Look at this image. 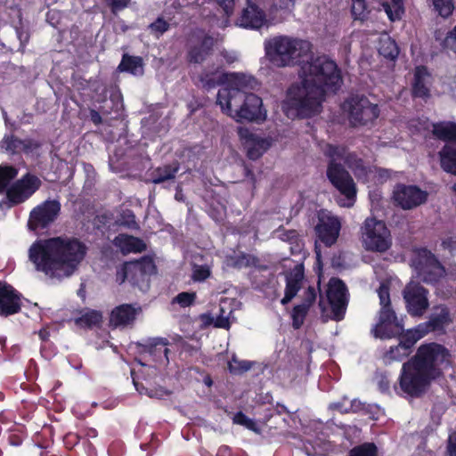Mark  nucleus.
Masks as SVG:
<instances>
[{"mask_svg": "<svg viewBox=\"0 0 456 456\" xmlns=\"http://www.w3.org/2000/svg\"><path fill=\"white\" fill-rule=\"evenodd\" d=\"M293 4V0H273V5L276 9H289Z\"/></svg>", "mask_w": 456, "mask_h": 456, "instance_id": "54", "label": "nucleus"}, {"mask_svg": "<svg viewBox=\"0 0 456 456\" xmlns=\"http://www.w3.org/2000/svg\"><path fill=\"white\" fill-rule=\"evenodd\" d=\"M319 222L315 227L318 239L326 246L333 245L339 235L341 222L336 216L328 211L319 213Z\"/></svg>", "mask_w": 456, "mask_h": 456, "instance_id": "16", "label": "nucleus"}, {"mask_svg": "<svg viewBox=\"0 0 456 456\" xmlns=\"http://www.w3.org/2000/svg\"><path fill=\"white\" fill-rule=\"evenodd\" d=\"M177 171V167H168L166 171H165V175H160L159 177L155 178L154 179V183H161L165 180H167V179H171L175 176V174L176 173Z\"/></svg>", "mask_w": 456, "mask_h": 456, "instance_id": "52", "label": "nucleus"}, {"mask_svg": "<svg viewBox=\"0 0 456 456\" xmlns=\"http://www.w3.org/2000/svg\"><path fill=\"white\" fill-rule=\"evenodd\" d=\"M447 456H456V432L449 435L447 443Z\"/></svg>", "mask_w": 456, "mask_h": 456, "instance_id": "50", "label": "nucleus"}, {"mask_svg": "<svg viewBox=\"0 0 456 456\" xmlns=\"http://www.w3.org/2000/svg\"><path fill=\"white\" fill-rule=\"evenodd\" d=\"M380 312L379 322L372 332L376 338H390L403 331V324L397 320L395 312L390 308V296L387 282L380 284L378 289Z\"/></svg>", "mask_w": 456, "mask_h": 456, "instance_id": "6", "label": "nucleus"}, {"mask_svg": "<svg viewBox=\"0 0 456 456\" xmlns=\"http://www.w3.org/2000/svg\"><path fill=\"white\" fill-rule=\"evenodd\" d=\"M304 279V270L301 265H297L295 268L287 275L285 296L281 299V304L286 305L289 303L297 294L300 289L302 281Z\"/></svg>", "mask_w": 456, "mask_h": 456, "instance_id": "25", "label": "nucleus"}, {"mask_svg": "<svg viewBox=\"0 0 456 456\" xmlns=\"http://www.w3.org/2000/svg\"><path fill=\"white\" fill-rule=\"evenodd\" d=\"M238 134L240 138L244 142L248 157L252 159L259 158L271 146V141L269 139L252 134L247 128L240 127Z\"/></svg>", "mask_w": 456, "mask_h": 456, "instance_id": "21", "label": "nucleus"}, {"mask_svg": "<svg viewBox=\"0 0 456 456\" xmlns=\"http://www.w3.org/2000/svg\"><path fill=\"white\" fill-rule=\"evenodd\" d=\"M142 313L141 306L137 305L123 304L116 306L110 313V324L115 328H126L132 326L137 316Z\"/></svg>", "mask_w": 456, "mask_h": 456, "instance_id": "20", "label": "nucleus"}, {"mask_svg": "<svg viewBox=\"0 0 456 456\" xmlns=\"http://www.w3.org/2000/svg\"><path fill=\"white\" fill-rule=\"evenodd\" d=\"M342 110L354 126H364L375 120L379 113L377 104L366 97H351L342 104Z\"/></svg>", "mask_w": 456, "mask_h": 456, "instance_id": "9", "label": "nucleus"}, {"mask_svg": "<svg viewBox=\"0 0 456 456\" xmlns=\"http://www.w3.org/2000/svg\"><path fill=\"white\" fill-rule=\"evenodd\" d=\"M312 48L309 41L289 36H276L264 43L265 57L273 66H300V81L288 89L282 102V110L289 118L319 113L326 93L337 91L342 84L336 62L326 55L314 57Z\"/></svg>", "mask_w": 456, "mask_h": 456, "instance_id": "1", "label": "nucleus"}, {"mask_svg": "<svg viewBox=\"0 0 456 456\" xmlns=\"http://www.w3.org/2000/svg\"><path fill=\"white\" fill-rule=\"evenodd\" d=\"M129 218H131V223H134V216L132 214H128Z\"/></svg>", "mask_w": 456, "mask_h": 456, "instance_id": "63", "label": "nucleus"}, {"mask_svg": "<svg viewBox=\"0 0 456 456\" xmlns=\"http://www.w3.org/2000/svg\"><path fill=\"white\" fill-rule=\"evenodd\" d=\"M381 4L392 21L400 20L404 12L403 0H384Z\"/></svg>", "mask_w": 456, "mask_h": 456, "instance_id": "33", "label": "nucleus"}, {"mask_svg": "<svg viewBox=\"0 0 456 456\" xmlns=\"http://www.w3.org/2000/svg\"><path fill=\"white\" fill-rule=\"evenodd\" d=\"M195 298V292H182L174 297L173 303L178 304L181 307H187L194 303Z\"/></svg>", "mask_w": 456, "mask_h": 456, "instance_id": "47", "label": "nucleus"}, {"mask_svg": "<svg viewBox=\"0 0 456 456\" xmlns=\"http://www.w3.org/2000/svg\"><path fill=\"white\" fill-rule=\"evenodd\" d=\"M221 56L226 61V63H232L238 60V55L235 52L224 51L221 53Z\"/></svg>", "mask_w": 456, "mask_h": 456, "instance_id": "55", "label": "nucleus"}, {"mask_svg": "<svg viewBox=\"0 0 456 456\" xmlns=\"http://www.w3.org/2000/svg\"><path fill=\"white\" fill-rule=\"evenodd\" d=\"M215 44V39L208 36H204L200 38V42L192 46L188 53L190 62L200 63L206 60L209 55L212 47Z\"/></svg>", "mask_w": 456, "mask_h": 456, "instance_id": "27", "label": "nucleus"}, {"mask_svg": "<svg viewBox=\"0 0 456 456\" xmlns=\"http://www.w3.org/2000/svg\"><path fill=\"white\" fill-rule=\"evenodd\" d=\"M316 291L314 288H308V289L305 293V302L302 305H309L315 300Z\"/></svg>", "mask_w": 456, "mask_h": 456, "instance_id": "53", "label": "nucleus"}, {"mask_svg": "<svg viewBox=\"0 0 456 456\" xmlns=\"http://www.w3.org/2000/svg\"><path fill=\"white\" fill-rule=\"evenodd\" d=\"M20 309V298L14 289L0 282V314L10 315Z\"/></svg>", "mask_w": 456, "mask_h": 456, "instance_id": "23", "label": "nucleus"}, {"mask_svg": "<svg viewBox=\"0 0 456 456\" xmlns=\"http://www.w3.org/2000/svg\"><path fill=\"white\" fill-rule=\"evenodd\" d=\"M439 155L442 168L456 175V148L446 145Z\"/></svg>", "mask_w": 456, "mask_h": 456, "instance_id": "30", "label": "nucleus"}, {"mask_svg": "<svg viewBox=\"0 0 456 456\" xmlns=\"http://www.w3.org/2000/svg\"><path fill=\"white\" fill-rule=\"evenodd\" d=\"M41 186V180L29 173L17 180L6 190L8 200L16 205L29 199Z\"/></svg>", "mask_w": 456, "mask_h": 456, "instance_id": "11", "label": "nucleus"}, {"mask_svg": "<svg viewBox=\"0 0 456 456\" xmlns=\"http://www.w3.org/2000/svg\"><path fill=\"white\" fill-rule=\"evenodd\" d=\"M442 245L451 252H456V232L447 233L442 240Z\"/></svg>", "mask_w": 456, "mask_h": 456, "instance_id": "49", "label": "nucleus"}, {"mask_svg": "<svg viewBox=\"0 0 456 456\" xmlns=\"http://www.w3.org/2000/svg\"><path fill=\"white\" fill-rule=\"evenodd\" d=\"M228 368L230 372L233 374H240L248 370L251 368V363L248 361H240L233 356L228 363Z\"/></svg>", "mask_w": 456, "mask_h": 456, "instance_id": "40", "label": "nucleus"}, {"mask_svg": "<svg viewBox=\"0 0 456 456\" xmlns=\"http://www.w3.org/2000/svg\"><path fill=\"white\" fill-rule=\"evenodd\" d=\"M220 314L214 316L211 314H205L200 316L205 324H213L216 328L229 329L230 328V315L232 310L229 307L228 301L223 300L219 306Z\"/></svg>", "mask_w": 456, "mask_h": 456, "instance_id": "26", "label": "nucleus"}, {"mask_svg": "<svg viewBox=\"0 0 456 456\" xmlns=\"http://www.w3.org/2000/svg\"><path fill=\"white\" fill-rule=\"evenodd\" d=\"M226 85L219 89L216 102L224 114L236 122L265 120L267 113L260 97L247 91L252 89L255 79L244 74L225 75Z\"/></svg>", "mask_w": 456, "mask_h": 456, "instance_id": "3", "label": "nucleus"}, {"mask_svg": "<svg viewBox=\"0 0 456 456\" xmlns=\"http://www.w3.org/2000/svg\"><path fill=\"white\" fill-rule=\"evenodd\" d=\"M267 20L265 12L255 4L248 3L238 18L236 25L244 28L259 29L266 25Z\"/></svg>", "mask_w": 456, "mask_h": 456, "instance_id": "22", "label": "nucleus"}, {"mask_svg": "<svg viewBox=\"0 0 456 456\" xmlns=\"http://www.w3.org/2000/svg\"><path fill=\"white\" fill-rule=\"evenodd\" d=\"M352 13L355 20H363L367 17L364 0H352Z\"/></svg>", "mask_w": 456, "mask_h": 456, "instance_id": "45", "label": "nucleus"}, {"mask_svg": "<svg viewBox=\"0 0 456 456\" xmlns=\"http://www.w3.org/2000/svg\"><path fill=\"white\" fill-rule=\"evenodd\" d=\"M18 175V170L12 167H0V192L4 191L9 183Z\"/></svg>", "mask_w": 456, "mask_h": 456, "instance_id": "35", "label": "nucleus"}, {"mask_svg": "<svg viewBox=\"0 0 456 456\" xmlns=\"http://www.w3.org/2000/svg\"><path fill=\"white\" fill-rule=\"evenodd\" d=\"M249 264V261L248 257L245 256H242L240 259H238L236 262L232 263V265L237 267H241L243 265H248Z\"/></svg>", "mask_w": 456, "mask_h": 456, "instance_id": "58", "label": "nucleus"}, {"mask_svg": "<svg viewBox=\"0 0 456 456\" xmlns=\"http://www.w3.org/2000/svg\"><path fill=\"white\" fill-rule=\"evenodd\" d=\"M74 322L79 327L91 328L102 323V314L99 311L86 309L82 311L79 316L75 317Z\"/></svg>", "mask_w": 456, "mask_h": 456, "instance_id": "29", "label": "nucleus"}, {"mask_svg": "<svg viewBox=\"0 0 456 456\" xmlns=\"http://www.w3.org/2000/svg\"><path fill=\"white\" fill-rule=\"evenodd\" d=\"M211 275V265H194L192 266L191 279L194 281H204Z\"/></svg>", "mask_w": 456, "mask_h": 456, "instance_id": "36", "label": "nucleus"}, {"mask_svg": "<svg viewBox=\"0 0 456 456\" xmlns=\"http://www.w3.org/2000/svg\"><path fill=\"white\" fill-rule=\"evenodd\" d=\"M86 254L83 243L67 237L37 240L28 248V259L35 269L58 279L70 276Z\"/></svg>", "mask_w": 456, "mask_h": 456, "instance_id": "2", "label": "nucleus"}, {"mask_svg": "<svg viewBox=\"0 0 456 456\" xmlns=\"http://www.w3.org/2000/svg\"><path fill=\"white\" fill-rule=\"evenodd\" d=\"M305 450H306V452H307L308 455L317 456V455H322V452L321 450H317L315 448H314L313 452H310L306 447H305Z\"/></svg>", "mask_w": 456, "mask_h": 456, "instance_id": "60", "label": "nucleus"}, {"mask_svg": "<svg viewBox=\"0 0 456 456\" xmlns=\"http://www.w3.org/2000/svg\"><path fill=\"white\" fill-rule=\"evenodd\" d=\"M403 298L408 313L413 316H421L429 305L428 291L414 281L405 287Z\"/></svg>", "mask_w": 456, "mask_h": 456, "instance_id": "15", "label": "nucleus"}, {"mask_svg": "<svg viewBox=\"0 0 456 456\" xmlns=\"http://www.w3.org/2000/svg\"><path fill=\"white\" fill-rule=\"evenodd\" d=\"M114 8H125L130 0H108Z\"/></svg>", "mask_w": 456, "mask_h": 456, "instance_id": "56", "label": "nucleus"}, {"mask_svg": "<svg viewBox=\"0 0 456 456\" xmlns=\"http://www.w3.org/2000/svg\"><path fill=\"white\" fill-rule=\"evenodd\" d=\"M114 244L124 254L142 252L145 248V244L141 240L126 234L116 237Z\"/></svg>", "mask_w": 456, "mask_h": 456, "instance_id": "28", "label": "nucleus"}, {"mask_svg": "<svg viewBox=\"0 0 456 456\" xmlns=\"http://www.w3.org/2000/svg\"><path fill=\"white\" fill-rule=\"evenodd\" d=\"M39 335L42 338V339H45L46 338V331L42 330V331H40Z\"/></svg>", "mask_w": 456, "mask_h": 456, "instance_id": "62", "label": "nucleus"}, {"mask_svg": "<svg viewBox=\"0 0 456 456\" xmlns=\"http://www.w3.org/2000/svg\"><path fill=\"white\" fill-rule=\"evenodd\" d=\"M169 28V24L167 21L163 20L162 18L157 19L154 22H152L149 28L151 29V32L155 34L157 37L162 35L164 32H166Z\"/></svg>", "mask_w": 456, "mask_h": 456, "instance_id": "48", "label": "nucleus"}, {"mask_svg": "<svg viewBox=\"0 0 456 456\" xmlns=\"http://www.w3.org/2000/svg\"><path fill=\"white\" fill-rule=\"evenodd\" d=\"M411 266L417 277L425 282H435L444 273L435 255L426 248H418L413 251Z\"/></svg>", "mask_w": 456, "mask_h": 456, "instance_id": "10", "label": "nucleus"}, {"mask_svg": "<svg viewBox=\"0 0 456 456\" xmlns=\"http://www.w3.org/2000/svg\"><path fill=\"white\" fill-rule=\"evenodd\" d=\"M323 153L330 159L327 169V176L333 186L340 192L341 197L338 202L342 207L350 208L355 202L356 189L350 175L338 161L344 160L353 169L358 179L369 182L376 175V169L364 166L362 159L353 153H348L344 147L325 144Z\"/></svg>", "mask_w": 456, "mask_h": 456, "instance_id": "4", "label": "nucleus"}, {"mask_svg": "<svg viewBox=\"0 0 456 456\" xmlns=\"http://www.w3.org/2000/svg\"><path fill=\"white\" fill-rule=\"evenodd\" d=\"M441 45L446 53L456 55V26L447 33Z\"/></svg>", "mask_w": 456, "mask_h": 456, "instance_id": "38", "label": "nucleus"}, {"mask_svg": "<svg viewBox=\"0 0 456 456\" xmlns=\"http://www.w3.org/2000/svg\"><path fill=\"white\" fill-rule=\"evenodd\" d=\"M60 208V204L56 200H46L34 208L29 215V229H43L50 225L56 219Z\"/></svg>", "mask_w": 456, "mask_h": 456, "instance_id": "17", "label": "nucleus"}, {"mask_svg": "<svg viewBox=\"0 0 456 456\" xmlns=\"http://www.w3.org/2000/svg\"><path fill=\"white\" fill-rule=\"evenodd\" d=\"M91 119L94 124H100L102 122L100 114L95 110L91 111Z\"/></svg>", "mask_w": 456, "mask_h": 456, "instance_id": "59", "label": "nucleus"}, {"mask_svg": "<svg viewBox=\"0 0 456 456\" xmlns=\"http://www.w3.org/2000/svg\"><path fill=\"white\" fill-rule=\"evenodd\" d=\"M358 406H356L355 402H349L347 399L344 398L342 402L333 403L329 405V409L331 411H338L341 413H346L350 411H356Z\"/></svg>", "mask_w": 456, "mask_h": 456, "instance_id": "42", "label": "nucleus"}, {"mask_svg": "<svg viewBox=\"0 0 456 456\" xmlns=\"http://www.w3.org/2000/svg\"><path fill=\"white\" fill-rule=\"evenodd\" d=\"M436 11L440 16L447 18L454 9L452 0H432Z\"/></svg>", "mask_w": 456, "mask_h": 456, "instance_id": "37", "label": "nucleus"}, {"mask_svg": "<svg viewBox=\"0 0 456 456\" xmlns=\"http://www.w3.org/2000/svg\"><path fill=\"white\" fill-rule=\"evenodd\" d=\"M319 305H320V307L322 308V312L325 313L326 309H325V306H324V303H323V301L322 299L320 300Z\"/></svg>", "mask_w": 456, "mask_h": 456, "instance_id": "61", "label": "nucleus"}, {"mask_svg": "<svg viewBox=\"0 0 456 456\" xmlns=\"http://www.w3.org/2000/svg\"><path fill=\"white\" fill-rule=\"evenodd\" d=\"M233 422L238 425L244 426L248 429H250L256 433L260 432V428L257 424L251 419L248 418L242 412H238L233 417Z\"/></svg>", "mask_w": 456, "mask_h": 456, "instance_id": "41", "label": "nucleus"}, {"mask_svg": "<svg viewBox=\"0 0 456 456\" xmlns=\"http://www.w3.org/2000/svg\"><path fill=\"white\" fill-rule=\"evenodd\" d=\"M163 353L165 354V357L167 358V348L164 347L163 348Z\"/></svg>", "mask_w": 456, "mask_h": 456, "instance_id": "64", "label": "nucleus"}, {"mask_svg": "<svg viewBox=\"0 0 456 456\" xmlns=\"http://www.w3.org/2000/svg\"><path fill=\"white\" fill-rule=\"evenodd\" d=\"M425 335H427L426 324H419L416 328L408 330L403 335L400 343L396 346L391 347L386 354V361H401L408 356L413 345Z\"/></svg>", "mask_w": 456, "mask_h": 456, "instance_id": "12", "label": "nucleus"}, {"mask_svg": "<svg viewBox=\"0 0 456 456\" xmlns=\"http://www.w3.org/2000/svg\"><path fill=\"white\" fill-rule=\"evenodd\" d=\"M349 456H376V447L372 444H364L354 448Z\"/></svg>", "mask_w": 456, "mask_h": 456, "instance_id": "46", "label": "nucleus"}, {"mask_svg": "<svg viewBox=\"0 0 456 456\" xmlns=\"http://www.w3.org/2000/svg\"><path fill=\"white\" fill-rule=\"evenodd\" d=\"M410 127L416 132L421 133L432 127L433 134L443 141L456 142V123L442 121L436 124L430 123L427 118L412 120Z\"/></svg>", "mask_w": 456, "mask_h": 456, "instance_id": "19", "label": "nucleus"}, {"mask_svg": "<svg viewBox=\"0 0 456 456\" xmlns=\"http://www.w3.org/2000/svg\"><path fill=\"white\" fill-rule=\"evenodd\" d=\"M379 52L385 58L394 60L399 53L395 42L387 35H383L379 39Z\"/></svg>", "mask_w": 456, "mask_h": 456, "instance_id": "32", "label": "nucleus"}, {"mask_svg": "<svg viewBox=\"0 0 456 456\" xmlns=\"http://www.w3.org/2000/svg\"><path fill=\"white\" fill-rule=\"evenodd\" d=\"M415 360L434 379L440 378L452 365V354L444 346L437 343L421 345Z\"/></svg>", "mask_w": 456, "mask_h": 456, "instance_id": "5", "label": "nucleus"}, {"mask_svg": "<svg viewBox=\"0 0 456 456\" xmlns=\"http://www.w3.org/2000/svg\"><path fill=\"white\" fill-rule=\"evenodd\" d=\"M434 380V378L412 358L403 365L399 387L403 393L418 396L426 391Z\"/></svg>", "mask_w": 456, "mask_h": 456, "instance_id": "8", "label": "nucleus"}, {"mask_svg": "<svg viewBox=\"0 0 456 456\" xmlns=\"http://www.w3.org/2000/svg\"><path fill=\"white\" fill-rule=\"evenodd\" d=\"M428 194L415 185L398 184L393 191L394 201L403 209H411L427 200Z\"/></svg>", "mask_w": 456, "mask_h": 456, "instance_id": "18", "label": "nucleus"}, {"mask_svg": "<svg viewBox=\"0 0 456 456\" xmlns=\"http://www.w3.org/2000/svg\"><path fill=\"white\" fill-rule=\"evenodd\" d=\"M222 75L218 72L205 73L198 77V81L207 88L214 87L218 84Z\"/></svg>", "mask_w": 456, "mask_h": 456, "instance_id": "39", "label": "nucleus"}, {"mask_svg": "<svg viewBox=\"0 0 456 456\" xmlns=\"http://www.w3.org/2000/svg\"><path fill=\"white\" fill-rule=\"evenodd\" d=\"M307 309V305H298L294 307L292 312V320L293 326L296 329H298L303 324Z\"/></svg>", "mask_w": 456, "mask_h": 456, "instance_id": "44", "label": "nucleus"}, {"mask_svg": "<svg viewBox=\"0 0 456 456\" xmlns=\"http://www.w3.org/2000/svg\"><path fill=\"white\" fill-rule=\"evenodd\" d=\"M135 373V368H133L131 370V375L134 376ZM133 381H134V387L136 388V390L140 393V394H148V390L145 389L143 387H139V384L137 383V381L135 380V378L133 377Z\"/></svg>", "mask_w": 456, "mask_h": 456, "instance_id": "57", "label": "nucleus"}, {"mask_svg": "<svg viewBox=\"0 0 456 456\" xmlns=\"http://www.w3.org/2000/svg\"><path fill=\"white\" fill-rule=\"evenodd\" d=\"M223 8L224 13L230 16L233 12L234 0H216Z\"/></svg>", "mask_w": 456, "mask_h": 456, "instance_id": "51", "label": "nucleus"}, {"mask_svg": "<svg viewBox=\"0 0 456 456\" xmlns=\"http://www.w3.org/2000/svg\"><path fill=\"white\" fill-rule=\"evenodd\" d=\"M118 69L133 75H142L143 72L142 60L138 57L124 56Z\"/></svg>", "mask_w": 456, "mask_h": 456, "instance_id": "34", "label": "nucleus"}, {"mask_svg": "<svg viewBox=\"0 0 456 456\" xmlns=\"http://www.w3.org/2000/svg\"><path fill=\"white\" fill-rule=\"evenodd\" d=\"M326 296L331 309V317L337 321L341 320L347 304V289L346 285L339 279H330Z\"/></svg>", "mask_w": 456, "mask_h": 456, "instance_id": "13", "label": "nucleus"}, {"mask_svg": "<svg viewBox=\"0 0 456 456\" xmlns=\"http://www.w3.org/2000/svg\"><path fill=\"white\" fill-rule=\"evenodd\" d=\"M449 322V313L447 308L439 305L435 308V313L430 317L429 322H424L427 325V334L434 330L441 328Z\"/></svg>", "mask_w": 456, "mask_h": 456, "instance_id": "31", "label": "nucleus"}, {"mask_svg": "<svg viewBox=\"0 0 456 456\" xmlns=\"http://www.w3.org/2000/svg\"><path fill=\"white\" fill-rule=\"evenodd\" d=\"M21 146L22 142L12 136L4 137V140L0 142V151L16 152Z\"/></svg>", "mask_w": 456, "mask_h": 456, "instance_id": "43", "label": "nucleus"}, {"mask_svg": "<svg viewBox=\"0 0 456 456\" xmlns=\"http://www.w3.org/2000/svg\"><path fill=\"white\" fill-rule=\"evenodd\" d=\"M361 241L366 250L383 253L391 248L392 235L383 221L369 217L361 227Z\"/></svg>", "mask_w": 456, "mask_h": 456, "instance_id": "7", "label": "nucleus"}, {"mask_svg": "<svg viewBox=\"0 0 456 456\" xmlns=\"http://www.w3.org/2000/svg\"><path fill=\"white\" fill-rule=\"evenodd\" d=\"M431 76L425 67H417L414 71L412 92L414 96L426 98L429 96Z\"/></svg>", "mask_w": 456, "mask_h": 456, "instance_id": "24", "label": "nucleus"}, {"mask_svg": "<svg viewBox=\"0 0 456 456\" xmlns=\"http://www.w3.org/2000/svg\"><path fill=\"white\" fill-rule=\"evenodd\" d=\"M154 271V264L151 258L143 257L139 261L126 263L117 273V281L123 283L129 281L134 284L143 281L147 274Z\"/></svg>", "mask_w": 456, "mask_h": 456, "instance_id": "14", "label": "nucleus"}]
</instances>
